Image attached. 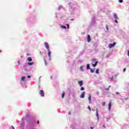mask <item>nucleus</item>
Returning <instances> with one entry per match:
<instances>
[{
	"mask_svg": "<svg viewBox=\"0 0 129 129\" xmlns=\"http://www.w3.org/2000/svg\"><path fill=\"white\" fill-rule=\"evenodd\" d=\"M116 43L114 42L113 43H110L108 46V48L109 49H111V48H113V47H114L116 45Z\"/></svg>",
	"mask_w": 129,
	"mask_h": 129,
	"instance_id": "f257e3e1",
	"label": "nucleus"
},
{
	"mask_svg": "<svg viewBox=\"0 0 129 129\" xmlns=\"http://www.w3.org/2000/svg\"><path fill=\"white\" fill-rule=\"evenodd\" d=\"M44 45H45V47H46L47 50L48 51H49V50H50V48H49V44H48L47 42H45V43H44Z\"/></svg>",
	"mask_w": 129,
	"mask_h": 129,
	"instance_id": "f03ea898",
	"label": "nucleus"
},
{
	"mask_svg": "<svg viewBox=\"0 0 129 129\" xmlns=\"http://www.w3.org/2000/svg\"><path fill=\"white\" fill-rule=\"evenodd\" d=\"M39 94H40V95H41V96H42V97H44V95H45V93H44V91L41 90L39 91Z\"/></svg>",
	"mask_w": 129,
	"mask_h": 129,
	"instance_id": "7ed1b4c3",
	"label": "nucleus"
},
{
	"mask_svg": "<svg viewBox=\"0 0 129 129\" xmlns=\"http://www.w3.org/2000/svg\"><path fill=\"white\" fill-rule=\"evenodd\" d=\"M87 41L88 42V43L90 42L91 41V38H90V35H88L87 38Z\"/></svg>",
	"mask_w": 129,
	"mask_h": 129,
	"instance_id": "20e7f679",
	"label": "nucleus"
},
{
	"mask_svg": "<svg viewBox=\"0 0 129 129\" xmlns=\"http://www.w3.org/2000/svg\"><path fill=\"white\" fill-rule=\"evenodd\" d=\"M96 117L98 121L99 119V116H98V110L97 109H96Z\"/></svg>",
	"mask_w": 129,
	"mask_h": 129,
	"instance_id": "39448f33",
	"label": "nucleus"
},
{
	"mask_svg": "<svg viewBox=\"0 0 129 129\" xmlns=\"http://www.w3.org/2000/svg\"><path fill=\"white\" fill-rule=\"evenodd\" d=\"M78 84L80 85V87L83 85V81H79L78 82Z\"/></svg>",
	"mask_w": 129,
	"mask_h": 129,
	"instance_id": "423d86ee",
	"label": "nucleus"
},
{
	"mask_svg": "<svg viewBox=\"0 0 129 129\" xmlns=\"http://www.w3.org/2000/svg\"><path fill=\"white\" fill-rule=\"evenodd\" d=\"M84 94H85V92H83L81 93V95L80 96V97L81 98H84Z\"/></svg>",
	"mask_w": 129,
	"mask_h": 129,
	"instance_id": "0eeeda50",
	"label": "nucleus"
},
{
	"mask_svg": "<svg viewBox=\"0 0 129 129\" xmlns=\"http://www.w3.org/2000/svg\"><path fill=\"white\" fill-rule=\"evenodd\" d=\"M48 52L47 53V55L49 58V59L51 60V51H50V49L48 50Z\"/></svg>",
	"mask_w": 129,
	"mask_h": 129,
	"instance_id": "6e6552de",
	"label": "nucleus"
},
{
	"mask_svg": "<svg viewBox=\"0 0 129 129\" xmlns=\"http://www.w3.org/2000/svg\"><path fill=\"white\" fill-rule=\"evenodd\" d=\"M113 17H114V20H117L118 18H117V15H116V14L114 13L113 14Z\"/></svg>",
	"mask_w": 129,
	"mask_h": 129,
	"instance_id": "1a4fd4ad",
	"label": "nucleus"
},
{
	"mask_svg": "<svg viewBox=\"0 0 129 129\" xmlns=\"http://www.w3.org/2000/svg\"><path fill=\"white\" fill-rule=\"evenodd\" d=\"M111 108V102H110L108 106V109L110 111V108Z\"/></svg>",
	"mask_w": 129,
	"mask_h": 129,
	"instance_id": "9d476101",
	"label": "nucleus"
},
{
	"mask_svg": "<svg viewBox=\"0 0 129 129\" xmlns=\"http://www.w3.org/2000/svg\"><path fill=\"white\" fill-rule=\"evenodd\" d=\"M88 99H89V103H90L91 102V96H89L88 97Z\"/></svg>",
	"mask_w": 129,
	"mask_h": 129,
	"instance_id": "9b49d317",
	"label": "nucleus"
},
{
	"mask_svg": "<svg viewBox=\"0 0 129 129\" xmlns=\"http://www.w3.org/2000/svg\"><path fill=\"white\" fill-rule=\"evenodd\" d=\"M90 69V67H89V64H87V70H89Z\"/></svg>",
	"mask_w": 129,
	"mask_h": 129,
	"instance_id": "f8f14e48",
	"label": "nucleus"
},
{
	"mask_svg": "<svg viewBox=\"0 0 129 129\" xmlns=\"http://www.w3.org/2000/svg\"><path fill=\"white\" fill-rule=\"evenodd\" d=\"M25 79H26V77H22L21 78L22 81H25Z\"/></svg>",
	"mask_w": 129,
	"mask_h": 129,
	"instance_id": "ddd939ff",
	"label": "nucleus"
},
{
	"mask_svg": "<svg viewBox=\"0 0 129 129\" xmlns=\"http://www.w3.org/2000/svg\"><path fill=\"white\" fill-rule=\"evenodd\" d=\"M60 27L61 28V29H67V28L66 27V26H63V25H61Z\"/></svg>",
	"mask_w": 129,
	"mask_h": 129,
	"instance_id": "4468645a",
	"label": "nucleus"
},
{
	"mask_svg": "<svg viewBox=\"0 0 129 129\" xmlns=\"http://www.w3.org/2000/svg\"><path fill=\"white\" fill-rule=\"evenodd\" d=\"M96 73L97 74H99V69H97L96 70Z\"/></svg>",
	"mask_w": 129,
	"mask_h": 129,
	"instance_id": "2eb2a0df",
	"label": "nucleus"
},
{
	"mask_svg": "<svg viewBox=\"0 0 129 129\" xmlns=\"http://www.w3.org/2000/svg\"><path fill=\"white\" fill-rule=\"evenodd\" d=\"M62 5H60L59 6H58L57 9L59 10H61V9H62Z\"/></svg>",
	"mask_w": 129,
	"mask_h": 129,
	"instance_id": "dca6fc26",
	"label": "nucleus"
},
{
	"mask_svg": "<svg viewBox=\"0 0 129 129\" xmlns=\"http://www.w3.org/2000/svg\"><path fill=\"white\" fill-rule=\"evenodd\" d=\"M28 61H29V62H31V61H32V58L31 57H28L27 59Z\"/></svg>",
	"mask_w": 129,
	"mask_h": 129,
	"instance_id": "f3484780",
	"label": "nucleus"
},
{
	"mask_svg": "<svg viewBox=\"0 0 129 129\" xmlns=\"http://www.w3.org/2000/svg\"><path fill=\"white\" fill-rule=\"evenodd\" d=\"M64 95H65V93H62L61 94V97H62V98H64Z\"/></svg>",
	"mask_w": 129,
	"mask_h": 129,
	"instance_id": "a211bd4d",
	"label": "nucleus"
},
{
	"mask_svg": "<svg viewBox=\"0 0 129 129\" xmlns=\"http://www.w3.org/2000/svg\"><path fill=\"white\" fill-rule=\"evenodd\" d=\"M33 64H34V62H33L28 63V65H33Z\"/></svg>",
	"mask_w": 129,
	"mask_h": 129,
	"instance_id": "6ab92c4d",
	"label": "nucleus"
},
{
	"mask_svg": "<svg viewBox=\"0 0 129 129\" xmlns=\"http://www.w3.org/2000/svg\"><path fill=\"white\" fill-rule=\"evenodd\" d=\"M90 69L91 73H94V70H92V69Z\"/></svg>",
	"mask_w": 129,
	"mask_h": 129,
	"instance_id": "aec40b11",
	"label": "nucleus"
},
{
	"mask_svg": "<svg viewBox=\"0 0 129 129\" xmlns=\"http://www.w3.org/2000/svg\"><path fill=\"white\" fill-rule=\"evenodd\" d=\"M92 62H95V61H96V59H95V58H93L92 59Z\"/></svg>",
	"mask_w": 129,
	"mask_h": 129,
	"instance_id": "412c9836",
	"label": "nucleus"
},
{
	"mask_svg": "<svg viewBox=\"0 0 129 129\" xmlns=\"http://www.w3.org/2000/svg\"><path fill=\"white\" fill-rule=\"evenodd\" d=\"M81 91H83V90H84V88L81 87Z\"/></svg>",
	"mask_w": 129,
	"mask_h": 129,
	"instance_id": "4be33fe9",
	"label": "nucleus"
},
{
	"mask_svg": "<svg viewBox=\"0 0 129 129\" xmlns=\"http://www.w3.org/2000/svg\"><path fill=\"white\" fill-rule=\"evenodd\" d=\"M106 29L107 31H108V26L107 25L106 26Z\"/></svg>",
	"mask_w": 129,
	"mask_h": 129,
	"instance_id": "5701e85b",
	"label": "nucleus"
},
{
	"mask_svg": "<svg viewBox=\"0 0 129 129\" xmlns=\"http://www.w3.org/2000/svg\"><path fill=\"white\" fill-rule=\"evenodd\" d=\"M97 63H98V61H95V65L96 66V65H97Z\"/></svg>",
	"mask_w": 129,
	"mask_h": 129,
	"instance_id": "b1692460",
	"label": "nucleus"
},
{
	"mask_svg": "<svg viewBox=\"0 0 129 129\" xmlns=\"http://www.w3.org/2000/svg\"><path fill=\"white\" fill-rule=\"evenodd\" d=\"M92 65L93 67H96V66H95V64L92 63Z\"/></svg>",
	"mask_w": 129,
	"mask_h": 129,
	"instance_id": "393cba45",
	"label": "nucleus"
},
{
	"mask_svg": "<svg viewBox=\"0 0 129 129\" xmlns=\"http://www.w3.org/2000/svg\"><path fill=\"white\" fill-rule=\"evenodd\" d=\"M123 2L122 0H119V3H121Z\"/></svg>",
	"mask_w": 129,
	"mask_h": 129,
	"instance_id": "a878e982",
	"label": "nucleus"
},
{
	"mask_svg": "<svg viewBox=\"0 0 129 129\" xmlns=\"http://www.w3.org/2000/svg\"><path fill=\"white\" fill-rule=\"evenodd\" d=\"M43 60L44 61L45 64L47 65V63L46 62V60H45V58H44Z\"/></svg>",
	"mask_w": 129,
	"mask_h": 129,
	"instance_id": "bb28decb",
	"label": "nucleus"
},
{
	"mask_svg": "<svg viewBox=\"0 0 129 129\" xmlns=\"http://www.w3.org/2000/svg\"><path fill=\"white\" fill-rule=\"evenodd\" d=\"M102 104H103V106H105V102H103Z\"/></svg>",
	"mask_w": 129,
	"mask_h": 129,
	"instance_id": "cd10ccee",
	"label": "nucleus"
},
{
	"mask_svg": "<svg viewBox=\"0 0 129 129\" xmlns=\"http://www.w3.org/2000/svg\"><path fill=\"white\" fill-rule=\"evenodd\" d=\"M80 70H83L82 66L80 67Z\"/></svg>",
	"mask_w": 129,
	"mask_h": 129,
	"instance_id": "c85d7f7f",
	"label": "nucleus"
},
{
	"mask_svg": "<svg viewBox=\"0 0 129 129\" xmlns=\"http://www.w3.org/2000/svg\"><path fill=\"white\" fill-rule=\"evenodd\" d=\"M105 90H107V91L109 90V88H107L105 89Z\"/></svg>",
	"mask_w": 129,
	"mask_h": 129,
	"instance_id": "c756f323",
	"label": "nucleus"
},
{
	"mask_svg": "<svg viewBox=\"0 0 129 129\" xmlns=\"http://www.w3.org/2000/svg\"><path fill=\"white\" fill-rule=\"evenodd\" d=\"M115 23H116V24H117V23H118V22H117V20H115Z\"/></svg>",
	"mask_w": 129,
	"mask_h": 129,
	"instance_id": "7c9ffc66",
	"label": "nucleus"
},
{
	"mask_svg": "<svg viewBox=\"0 0 129 129\" xmlns=\"http://www.w3.org/2000/svg\"><path fill=\"white\" fill-rule=\"evenodd\" d=\"M67 27H68V29H69V24H67Z\"/></svg>",
	"mask_w": 129,
	"mask_h": 129,
	"instance_id": "2f4dec72",
	"label": "nucleus"
},
{
	"mask_svg": "<svg viewBox=\"0 0 129 129\" xmlns=\"http://www.w3.org/2000/svg\"><path fill=\"white\" fill-rule=\"evenodd\" d=\"M88 108H89V110H91V108H90V106H89Z\"/></svg>",
	"mask_w": 129,
	"mask_h": 129,
	"instance_id": "473e14b6",
	"label": "nucleus"
},
{
	"mask_svg": "<svg viewBox=\"0 0 129 129\" xmlns=\"http://www.w3.org/2000/svg\"><path fill=\"white\" fill-rule=\"evenodd\" d=\"M27 78H31V76H27Z\"/></svg>",
	"mask_w": 129,
	"mask_h": 129,
	"instance_id": "72a5a7b5",
	"label": "nucleus"
},
{
	"mask_svg": "<svg viewBox=\"0 0 129 129\" xmlns=\"http://www.w3.org/2000/svg\"><path fill=\"white\" fill-rule=\"evenodd\" d=\"M123 72H125V69H123Z\"/></svg>",
	"mask_w": 129,
	"mask_h": 129,
	"instance_id": "f704fd0d",
	"label": "nucleus"
},
{
	"mask_svg": "<svg viewBox=\"0 0 129 129\" xmlns=\"http://www.w3.org/2000/svg\"><path fill=\"white\" fill-rule=\"evenodd\" d=\"M17 63H18L19 65H20V61H18V62H17Z\"/></svg>",
	"mask_w": 129,
	"mask_h": 129,
	"instance_id": "c9c22d12",
	"label": "nucleus"
},
{
	"mask_svg": "<svg viewBox=\"0 0 129 129\" xmlns=\"http://www.w3.org/2000/svg\"><path fill=\"white\" fill-rule=\"evenodd\" d=\"M69 115H70V114H71V112H69Z\"/></svg>",
	"mask_w": 129,
	"mask_h": 129,
	"instance_id": "e433bc0d",
	"label": "nucleus"
},
{
	"mask_svg": "<svg viewBox=\"0 0 129 129\" xmlns=\"http://www.w3.org/2000/svg\"><path fill=\"white\" fill-rule=\"evenodd\" d=\"M12 127L13 129H15V127H14V126H12Z\"/></svg>",
	"mask_w": 129,
	"mask_h": 129,
	"instance_id": "4c0bfd02",
	"label": "nucleus"
},
{
	"mask_svg": "<svg viewBox=\"0 0 129 129\" xmlns=\"http://www.w3.org/2000/svg\"><path fill=\"white\" fill-rule=\"evenodd\" d=\"M71 21H74V19H71Z\"/></svg>",
	"mask_w": 129,
	"mask_h": 129,
	"instance_id": "58836bf2",
	"label": "nucleus"
},
{
	"mask_svg": "<svg viewBox=\"0 0 129 129\" xmlns=\"http://www.w3.org/2000/svg\"><path fill=\"white\" fill-rule=\"evenodd\" d=\"M116 94H119V93H118V92H116Z\"/></svg>",
	"mask_w": 129,
	"mask_h": 129,
	"instance_id": "ea45409f",
	"label": "nucleus"
},
{
	"mask_svg": "<svg viewBox=\"0 0 129 129\" xmlns=\"http://www.w3.org/2000/svg\"><path fill=\"white\" fill-rule=\"evenodd\" d=\"M103 127H105V125H103Z\"/></svg>",
	"mask_w": 129,
	"mask_h": 129,
	"instance_id": "a19ab883",
	"label": "nucleus"
},
{
	"mask_svg": "<svg viewBox=\"0 0 129 129\" xmlns=\"http://www.w3.org/2000/svg\"><path fill=\"white\" fill-rule=\"evenodd\" d=\"M112 79H113V78H111V80H112Z\"/></svg>",
	"mask_w": 129,
	"mask_h": 129,
	"instance_id": "79ce46f5",
	"label": "nucleus"
},
{
	"mask_svg": "<svg viewBox=\"0 0 129 129\" xmlns=\"http://www.w3.org/2000/svg\"><path fill=\"white\" fill-rule=\"evenodd\" d=\"M110 87H111V86H109L108 87V88H109H109H110Z\"/></svg>",
	"mask_w": 129,
	"mask_h": 129,
	"instance_id": "37998d69",
	"label": "nucleus"
},
{
	"mask_svg": "<svg viewBox=\"0 0 129 129\" xmlns=\"http://www.w3.org/2000/svg\"><path fill=\"white\" fill-rule=\"evenodd\" d=\"M39 121H37V123L39 124Z\"/></svg>",
	"mask_w": 129,
	"mask_h": 129,
	"instance_id": "c03bdc74",
	"label": "nucleus"
},
{
	"mask_svg": "<svg viewBox=\"0 0 129 129\" xmlns=\"http://www.w3.org/2000/svg\"><path fill=\"white\" fill-rule=\"evenodd\" d=\"M91 129H93V128L92 127H91Z\"/></svg>",
	"mask_w": 129,
	"mask_h": 129,
	"instance_id": "a18cd8bd",
	"label": "nucleus"
},
{
	"mask_svg": "<svg viewBox=\"0 0 129 129\" xmlns=\"http://www.w3.org/2000/svg\"><path fill=\"white\" fill-rule=\"evenodd\" d=\"M0 52H2V50H0Z\"/></svg>",
	"mask_w": 129,
	"mask_h": 129,
	"instance_id": "49530a36",
	"label": "nucleus"
}]
</instances>
